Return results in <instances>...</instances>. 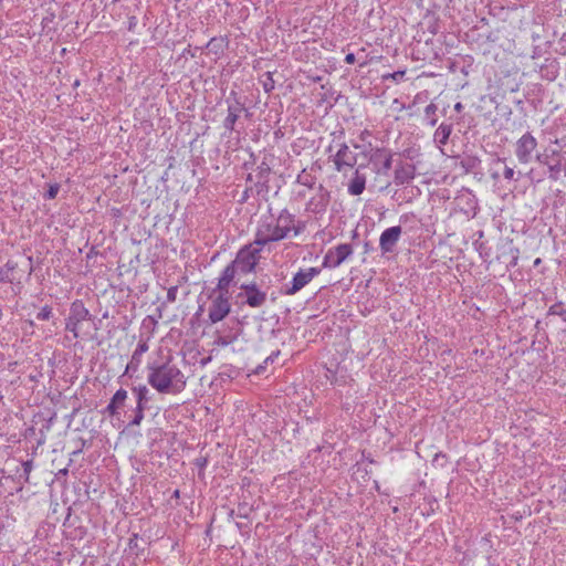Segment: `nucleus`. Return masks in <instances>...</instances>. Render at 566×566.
I'll list each match as a JSON object with an SVG mask.
<instances>
[{
	"mask_svg": "<svg viewBox=\"0 0 566 566\" xmlns=\"http://www.w3.org/2000/svg\"><path fill=\"white\" fill-rule=\"evenodd\" d=\"M541 263H542V259L537 258V259L534 261V266H538Z\"/></svg>",
	"mask_w": 566,
	"mask_h": 566,
	"instance_id": "603ef678",
	"label": "nucleus"
},
{
	"mask_svg": "<svg viewBox=\"0 0 566 566\" xmlns=\"http://www.w3.org/2000/svg\"><path fill=\"white\" fill-rule=\"evenodd\" d=\"M329 201L331 192L319 184L316 195L306 203V211L315 214L322 213L327 209Z\"/></svg>",
	"mask_w": 566,
	"mask_h": 566,
	"instance_id": "ddd939ff",
	"label": "nucleus"
},
{
	"mask_svg": "<svg viewBox=\"0 0 566 566\" xmlns=\"http://www.w3.org/2000/svg\"><path fill=\"white\" fill-rule=\"evenodd\" d=\"M369 134L368 130H364L361 134H360V139L364 140L365 137H367V135Z\"/></svg>",
	"mask_w": 566,
	"mask_h": 566,
	"instance_id": "8fccbe9b",
	"label": "nucleus"
},
{
	"mask_svg": "<svg viewBox=\"0 0 566 566\" xmlns=\"http://www.w3.org/2000/svg\"><path fill=\"white\" fill-rule=\"evenodd\" d=\"M285 237V231H283L273 219L268 218L258 227L253 243L259 247H264L270 242L283 240Z\"/></svg>",
	"mask_w": 566,
	"mask_h": 566,
	"instance_id": "20e7f679",
	"label": "nucleus"
},
{
	"mask_svg": "<svg viewBox=\"0 0 566 566\" xmlns=\"http://www.w3.org/2000/svg\"><path fill=\"white\" fill-rule=\"evenodd\" d=\"M207 459L203 457L196 459V465L199 467L200 469H203L207 465Z\"/></svg>",
	"mask_w": 566,
	"mask_h": 566,
	"instance_id": "37998d69",
	"label": "nucleus"
},
{
	"mask_svg": "<svg viewBox=\"0 0 566 566\" xmlns=\"http://www.w3.org/2000/svg\"><path fill=\"white\" fill-rule=\"evenodd\" d=\"M148 384L160 394H177L186 386L184 374L171 364V358L160 365H148Z\"/></svg>",
	"mask_w": 566,
	"mask_h": 566,
	"instance_id": "f257e3e1",
	"label": "nucleus"
},
{
	"mask_svg": "<svg viewBox=\"0 0 566 566\" xmlns=\"http://www.w3.org/2000/svg\"><path fill=\"white\" fill-rule=\"evenodd\" d=\"M361 167L364 166L360 165L355 170L354 176L348 184V192L353 196L361 195L366 188V176L360 172Z\"/></svg>",
	"mask_w": 566,
	"mask_h": 566,
	"instance_id": "412c9836",
	"label": "nucleus"
},
{
	"mask_svg": "<svg viewBox=\"0 0 566 566\" xmlns=\"http://www.w3.org/2000/svg\"><path fill=\"white\" fill-rule=\"evenodd\" d=\"M256 170L258 182H266L271 172L270 166L263 161L260 166H258Z\"/></svg>",
	"mask_w": 566,
	"mask_h": 566,
	"instance_id": "2f4dec72",
	"label": "nucleus"
},
{
	"mask_svg": "<svg viewBox=\"0 0 566 566\" xmlns=\"http://www.w3.org/2000/svg\"><path fill=\"white\" fill-rule=\"evenodd\" d=\"M260 249H252V245H245L239 250L235 259L231 262L239 274H248L254 271L259 259Z\"/></svg>",
	"mask_w": 566,
	"mask_h": 566,
	"instance_id": "39448f33",
	"label": "nucleus"
},
{
	"mask_svg": "<svg viewBox=\"0 0 566 566\" xmlns=\"http://www.w3.org/2000/svg\"><path fill=\"white\" fill-rule=\"evenodd\" d=\"M319 273V269L317 268H310L307 271H300L297 272L293 280L292 285L286 287L285 294L293 295L301 291L306 284H308L314 276H316Z\"/></svg>",
	"mask_w": 566,
	"mask_h": 566,
	"instance_id": "2eb2a0df",
	"label": "nucleus"
},
{
	"mask_svg": "<svg viewBox=\"0 0 566 566\" xmlns=\"http://www.w3.org/2000/svg\"><path fill=\"white\" fill-rule=\"evenodd\" d=\"M537 146L535 137L531 133H525L516 142L515 155L521 164H528Z\"/></svg>",
	"mask_w": 566,
	"mask_h": 566,
	"instance_id": "f8f14e48",
	"label": "nucleus"
},
{
	"mask_svg": "<svg viewBox=\"0 0 566 566\" xmlns=\"http://www.w3.org/2000/svg\"><path fill=\"white\" fill-rule=\"evenodd\" d=\"M28 265L25 269H20L19 264L14 261L9 260L3 268L0 269V281L2 283H11L17 284L18 289H21V280L23 275L25 274L29 279L31 274L33 273V258L28 256L27 258Z\"/></svg>",
	"mask_w": 566,
	"mask_h": 566,
	"instance_id": "7ed1b4c3",
	"label": "nucleus"
},
{
	"mask_svg": "<svg viewBox=\"0 0 566 566\" xmlns=\"http://www.w3.org/2000/svg\"><path fill=\"white\" fill-rule=\"evenodd\" d=\"M86 319H91L88 310L84 306L82 301L76 300L71 304L70 315L66 318L65 329L72 333L73 338L80 337V324Z\"/></svg>",
	"mask_w": 566,
	"mask_h": 566,
	"instance_id": "0eeeda50",
	"label": "nucleus"
},
{
	"mask_svg": "<svg viewBox=\"0 0 566 566\" xmlns=\"http://www.w3.org/2000/svg\"><path fill=\"white\" fill-rule=\"evenodd\" d=\"M333 149V145H329L328 148H327V151L331 153Z\"/></svg>",
	"mask_w": 566,
	"mask_h": 566,
	"instance_id": "6e6d98bb",
	"label": "nucleus"
},
{
	"mask_svg": "<svg viewBox=\"0 0 566 566\" xmlns=\"http://www.w3.org/2000/svg\"><path fill=\"white\" fill-rule=\"evenodd\" d=\"M127 400V391L124 388H119L111 398L109 403L103 410L104 415L109 417L118 416V410L125 406Z\"/></svg>",
	"mask_w": 566,
	"mask_h": 566,
	"instance_id": "dca6fc26",
	"label": "nucleus"
},
{
	"mask_svg": "<svg viewBox=\"0 0 566 566\" xmlns=\"http://www.w3.org/2000/svg\"><path fill=\"white\" fill-rule=\"evenodd\" d=\"M146 409V406H136L135 410H134V418L130 420L129 422V427H134V426H139L140 422L143 421L144 419V411Z\"/></svg>",
	"mask_w": 566,
	"mask_h": 566,
	"instance_id": "473e14b6",
	"label": "nucleus"
},
{
	"mask_svg": "<svg viewBox=\"0 0 566 566\" xmlns=\"http://www.w3.org/2000/svg\"><path fill=\"white\" fill-rule=\"evenodd\" d=\"M136 394V406H146L148 401V389L145 385H139L133 388Z\"/></svg>",
	"mask_w": 566,
	"mask_h": 566,
	"instance_id": "cd10ccee",
	"label": "nucleus"
},
{
	"mask_svg": "<svg viewBox=\"0 0 566 566\" xmlns=\"http://www.w3.org/2000/svg\"><path fill=\"white\" fill-rule=\"evenodd\" d=\"M462 109H463V105H462V103H460V102L455 103V105H454V111H455V112H461Z\"/></svg>",
	"mask_w": 566,
	"mask_h": 566,
	"instance_id": "49530a36",
	"label": "nucleus"
},
{
	"mask_svg": "<svg viewBox=\"0 0 566 566\" xmlns=\"http://www.w3.org/2000/svg\"><path fill=\"white\" fill-rule=\"evenodd\" d=\"M229 41L226 36H214L206 44L205 49L214 56H220L227 49Z\"/></svg>",
	"mask_w": 566,
	"mask_h": 566,
	"instance_id": "5701e85b",
	"label": "nucleus"
},
{
	"mask_svg": "<svg viewBox=\"0 0 566 566\" xmlns=\"http://www.w3.org/2000/svg\"><path fill=\"white\" fill-rule=\"evenodd\" d=\"M269 360H272V357H266L265 363H268Z\"/></svg>",
	"mask_w": 566,
	"mask_h": 566,
	"instance_id": "bf43d9fd",
	"label": "nucleus"
},
{
	"mask_svg": "<svg viewBox=\"0 0 566 566\" xmlns=\"http://www.w3.org/2000/svg\"><path fill=\"white\" fill-rule=\"evenodd\" d=\"M296 182L301 186L307 187L308 189H313L316 185V176L307 172L306 169H303L297 175Z\"/></svg>",
	"mask_w": 566,
	"mask_h": 566,
	"instance_id": "393cba45",
	"label": "nucleus"
},
{
	"mask_svg": "<svg viewBox=\"0 0 566 566\" xmlns=\"http://www.w3.org/2000/svg\"><path fill=\"white\" fill-rule=\"evenodd\" d=\"M451 133H452V125L442 123L434 132V135H433L434 142L440 146L446 145L449 140Z\"/></svg>",
	"mask_w": 566,
	"mask_h": 566,
	"instance_id": "b1692460",
	"label": "nucleus"
},
{
	"mask_svg": "<svg viewBox=\"0 0 566 566\" xmlns=\"http://www.w3.org/2000/svg\"><path fill=\"white\" fill-rule=\"evenodd\" d=\"M510 254H511V261L510 263L506 265L507 268H514L517 265V260H518V249H513L511 248L510 249Z\"/></svg>",
	"mask_w": 566,
	"mask_h": 566,
	"instance_id": "4c0bfd02",
	"label": "nucleus"
},
{
	"mask_svg": "<svg viewBox=\"0 0 566 566\" xmlns=\"http://www.w3.org/2000/svg\"><path fill=\"white\" fill-rule=\"evenodd\" d=\"M53 315L52 307L45 305L41 308V311L36 314V318L39 321H49Z\"/></svg>",
	"mask_w": 566,
	"mask_h": 566,
	"instance_id": "72a5a7b5",
	"label": "nucleus"
},
{
	"mask_svg": "<svg viewBox=\"0 0 566 566\" xmlns=\"http://www.w3.org/2000/svg\"><path fill=\"white\" fill-rule=\"evenodd\" d=\"M336 154L333 156L332 161L337 172H346L357 164V154L350 150L349 146L343 142L339 143Z\"/></svg>",
	"mask_w": 566,
	"mask_h": 566,
	"instance_id": "1a4fd4ad",
	"label": "nucleus"
},
{
	"mask_svg": "<svg viewBox=\"0 0 566 566\" xmlns=\"http://www.w3.org/2000/svg\"><path fill=\"white\" fill-rule=\"evenodd\" d=\"M210 298L211 305L209 307L208 317L211 324H216L229 315L231 305L229 302L228 293L224 292H219V294L214 297L211 295Z\"/></svg>",
	"mask_w": 566,
	"mask_h": 566,
	"instance_id": "9d476101",
	"label": "nucleus"
},
{
	"mask_svg": "<svg viewBox=\"0 0 566 566\" xmlns=\"http://www.w3.org/2000/svg\"><path fill=\"white\" fill-rule=\"evenodd\" d=\"M353 254V247L349 243H342L329 249L323 260L324 268H337Z\"/></svg>",
	"mask_w": 566,
	"mask_h": 566,
	"instance_id": "9b49d317",
	"label": "nucleus"
},
{
	"mask_svg": "<svg viewBox=\"0 0 566 566\" xmlns=\"http://www.w3.org/2000/svg\"><path fill=\"white\" fill-rule=\"evenodd\" d=\"M177 292H178V287L177 286L169 287L168 291H167V302L174 303L176 301V297H177Z\"/></svg>",
	"mask_w": 566,
	"mask_h": 566,
	"instance_id": "58836bf2",
	"label": "nucleus"
},
{
	"mask_svg": "<svg viewBox=\"0 0 566 566\" xmlns=\"http://www.w3.org/2000/svg\"><path fill=\"white\" fill-rule=\"evenodd\" d=\"M59 190H60L59 184L50 185L48 191L44 193V198L48 200L54 199L57 196Z\"/></svg>",
	"mask_w": 566,
	"mask_h": 566,
	"instance_id": "c9c22d12",
	"label": "nucleus"
},
{
	"mask_svg": "<svg viewBox=\"0 0 566 566\" xmlns=\"http://www.w3.org/2000/svg\"><path fill=\"white\" fill-rule=\"evenodd\" d=\"M239 275L238 271L235 270L234 265L232 263L228 264L224 270L221 273V276L219 277L217 290L219 292L229 293V287L231 283H238V281H234L235 276Z\"/></svg>",
	"mask_w": 566,
	"mask_h": 566,
	"instance_id": "6ab92c4d",
	"label": "nucleus"
},
{
	"mask_svg": "<svg viewBox=\"0 0 566 566\" xmlns=\"http://www.w3.org/2000/svg\"><path fill=\"white\" fill-rule=\"evenodd\" d=\"M369 134L368 130H364L361 134H360V139L364 140L365 137H367V135Z\"/></svg>",
	"mask_w": 566,
	"mask_h": 566,
	"instance_id": "09e8293b",
	"label": "nucleus"
},
{
	"mask_svg": "<svg viewBox=\"0 0 566 566\" xmlns=\"http://www.w3.org/2000/svg\"><path fill=\"white\" fill-rule=\"evenodd\" d=\"M147 350H148L147 342L140 340L132 355L130 361L126 366L125 374L136 373L138 370L139 365L142 363V356Z\"/></svg>",
	"mask_w": 566,
	"mask_h": 566,
	"instance_id": "aec40b11",
	"label": "nucleus"
},
{
	"mask_svg": "<svg viewBox=\"0 0 566 566\" xmlns=\"http://www.w3.org/2000/svg\"><path fill=\"white\" fill-rule=\"evenodd\" d=\"M237 339L235 334H222L220 331L216 332V338L213 340V344L217 346L226 347L230 344H232Z\"/></svg>",
	"mask_w": 566,
	"mask_h": 566,
	"instance_id": "bb28decb",
	"label": "nucleus"
},
{
	"mask_svg": "<svg viewBox=\"0 0 566 566\" xmlns=\"http://www.w3.org/2000/svg\"><path fill=\"white\" fill-rule=\"evenodd\" d=\"M260 83L262 84L264 92H272L275 85L272 72H265L264 74H262L260 77Z\"/></svg>",
	"mask_w": 566,
	"mask_h": 566,
	"instance_id": "c756f323",
	"label": "nucleus"
},
{
	"mask_svg": "<svg viewBox=\"0 0 566 566\" xmlns=\"http://www.w3.org/2000/svg\"><path fill=\"white\" fill-rule=\"evenodd\" d=\"M496 163H497V164H504V163H505V159H503V158H497Z\"/></svg>",
	"mask_w": 566,
	"mask_h": 566,
	"instance_id": "5fc2aeb1",
	"label": "nucleus"
},
{
	"mask_svg": "<svg viewBox=\"0 0 566 566\" xmlns=\"http://www.w3.org/2000/svg\"><path fill=\"white\" fill-rule=\"evenodd\" d=\"M251 511H252V507L247 503H240L238 506V515L240 517L247 518Z\"/></svg>",
	"mask_w": 566,
	"mask_h": 566,
	"instance_id": "e433bc0d",
	"label": "nucleus"
},
{
	"mask_svg": "<svg viewBox=\"0 0 566 566\" xmlns=\"http://www.w3.org/2000/svg\"><path fill=\"white\" fill-rule=\"evenodd\" d=\"M137 25V18L135 15H132L128 18V31L134 32L135 28Z\"/></svg>",
	"mask_w": 566,
	"mask_h": 566,
	"instance_id": "79ce46f5",
	"label": "nucleus"
},
{
	"mask_svg": "<svg viewBox=\"0 0 566 566\" xmlns=\"http://www.w3.org/2000/svg\"><path fill=\"white\" fill-rule=\"evenodd\" d=\"M356 61V57H355V54L354 53H347L346 56H345V62L347 64H354Z\"/></svg>",
	"mask_w": 566,
	"mask_h": 566,
	"instance_id": "c03bdc74",
	"label": "nucleus"
},
{
	"mask_svg": "<svg viewBox=\"0 0 566 566\" xmlns=\"http://www.w3.org/2000/svg\"><path fill=\"white\" fill-rule=\"evenodd\" d=\"M536 160L548 168L552 180H558L562 175L566 176V151L545 149L536 156Z\"/></svg>",
	"mask_w": 566,
	"mask_h": 566,
	"instance_id": "f03ea898",
	"label": "nucleus"
},
{
	"mask_svg": "<svg viewBox=\"0 0 566 566\" xmlns=\"http://www.w3.org/2000/svg\"><path fill=\"white\" fill-rule=\"evenodd\" d=\"M184 54H190L192 57H195V56H196V52H192V51L190 50V46L184 51Z\"/></svg>",
	"mask_w": 566,
	"mask_h": 566,
	"instance_id": "de8ad7c7",
	"label": "nucleus"
},
{
	"mask_svg": "<svg viewBox=\"0 0 566 566\" xmlns=\"http://www.w3.org/2000/svg\"><path fill=\"white\" fill-rule=\"evenodd\" d=\"M405 74H406V71L402 70V71H397V72H394V73L384 74L381 77H382L384 81L391 78L395 82H399V81H401L403 78Z\"/></svg>",
	"mask_w": 566,
	"mask_h": 566,
	"instance_id": "f704fd0d",
	"label": "nucleus"
},
{
	"mask_svg": "<svg viewBox=\"0 0 566 566\" xmlns=\"http://www.w3.org/2000/svg\"><path fill=\"white\" fill-rule=\"evenodd\" d=\"M241 292L237 295L238 300H242V304L249 307H261L266 302V293L261 291L255 283H242Z\"/></svg>",
	"mask_w": 566,
	"mask_h": 566,
	"instance_id": "6e6552de",
	"label": "nucleus"
},
{
	"mask_svg": "<svg viewBox=\"0 0 566 566\" xmlns=\"http://www.w3.org/2000/svg\"><path fill=\"white\" fill-rule=\"evenodd\" d=\"M60 472H61L62 474H65V473H67V470H66V469H64V470H61Z\"/></svg>",
	"mask_w": 566,
	"mask_h": 566,
	"instance_id": "4d7b16f0",
	"label": "nucleus"
},
{
	"mask_svg": "<svg viewBox=\"0 0 566 566\" xmlns=\"http://www.w3.org/2000/svg\"><path fill=\"white\" fill-rule=\"evenodd\" d=\"M137 541H138V536H137V534H134L133 537L129 538V547L130 548L137 547Z\"/></svg>",
	"mask_w": 566,
	"mask_h": 566,
	"instance_id": "a18cd8bd",
	"label": "nucleus"
},
{
	"mask_svg": "<svg viewBox=\"0 0 566 566\" xmlns=\"http://www.w3.org/2000/svg\"><path fill=\"white\" fill-rule=\"evenodd\" d=\"M353 146H354V148H356V149H357V148H359V145H358V144H354Z\"/></svg>",
	"mask_w": 566,
	"mask_h": 566,
	"instance_id": "13d9d810",
	"label": "nucleus"
},
{
	"mask_svg": "<svg viewBox=\"0 0 566 566\" xmlns=\"http://www.w3.org/2000/svg\"><path fill=\"white\" fill-rule=\"evenodd\" d=\"M226 103L228 105V115L223 120V127L227 130L233 132L241 114L245 113V116L249 117L250 113L247 109L244 103L239 99L234 91L230 93L229 97L226 99Z\"/></svg>",
	"mask_w": 566,
	"mask_h": 566,
	"instance_id": "423d86ee",
	"label": "nucleus"
},
{
	"mask_svg": "<svg viewBox=\"0 0 566 566\" xmlns=\"http://www.w3.org/2000/svg\"><path fill=\"white\" fill-rule=\"evenodd\" d=\"M514 169L505 165L503 169V177L507 180H512L514 178Z\"/></svg>",
	"mask_w": 566,
	"mask_h": 566,
	"instance_id": "ea45409f",
	"label": "nucleus"
},
{
	"mask_svg": "<svg viewBox=\"0 0 566 566\" xmlns=\"http://www.w3.org/2000/svg\"><path fill=\"white\" fill-rule=\"evenodd\" d=\"M437 111L438 106L434 103H430L424 108L423 120L431 127L438 123Z\"/></svg>",
	"mask_w": 566,
	"mask_h": 566,
	"instance_id": "a878e982",
	"label": "nucleus"
},
{
	"mask_svg": "<svg viewBox=\"0 0 566 566\" xmlns=\"http://www.w3.org/2000/svg\"><path fill=\"white\" fill-rule=\"evenodd\" d=\"M22 465H23L24 473L27 475L25 480L28 481L29 474H30V472H31V470L33 468V463H32L31 460H28V461L23 462Z\"/></svg>",
	"mask_w": 566,
	"mask_h": 566,
	"instance_id": "a19ab883",
	"label": "nucleus"
},
{
	"mask_svg": "<svg viewBox=\"0 0 566 566\" xmlns=\"http://www.w3.org/2000/svg\"><path fill=\"white\" fill-rule=\"evenodd\" d=\"M416 176V167L411 164H400L395 170L394 182L397 186L409 184Z\"/></svg>",
	"mask_w": 566,
	"mask_h": 566,
	"instance_id": "a211bd4d",
	"label": "nucleus"
},
{
	"mask_svg": "<svg viewBox=\"0 0 566 566\" xmlns=\"http://www.w3.org/2000/svg\"><path fill=\"white\" fill-rule=\"evenodd\" d=\"M373 164H381L378 172L387 174L391 169L392 154L387 148H377L370 157Z\"/></svg>",
	"mask_w": 566,
	"mask_h": 566,
	"instance_id": "f3484780",
	"label": "nucleus"
},
{
	"mask_svg": "<svg viewBox=\"0 0 566 566\" xmlns=\"http://www.w3.org/2000/svg\"><path fill=\"white\" fill-rule=\"evenodd\" d=\"M548 316H559L563 322H566V307L563 303H555L548 310Z\"/></svg>",
	"mask_w": 566,
	"mask_h": 566,
	"instance_id": "7c9ffc66",
	"label": "nucleus"
},
{
	"mask_svg": "<svg viewBox=\"0 0 566 566\" xmlns=\"http://www.w3.org/2000/svg\"><path fill=\"white\" fill-rule=\"evenodd\" d=\"M440 457H441V458H446V455H444V454H442V453H437V454L434 455V461H438V459H439Z\"/></svg>",
	"mask_w": 566,
	"mask_h": 566,
	"instance_id": "864d4df0",
	"label": "nucleus"
},
{
	"mask_svg": "<svg viewBox=\"0 0 566 566\" xmlns=\"http://www.w3.org/2000/svg\"><path fill=\"white\" fill-rule=\"evenodd\" d=\"M480 165V160L476 157H465L461 159L460 166L463 168L464 172L474 171Z\"/></svg>",
	"mask_w": 566,
	"mask_h": 566,
	"instance_id": "c85d7f7f",
	"label": "nucleus"
},
{
	"mask_svg": "<svg viewBox=\"0 0 566 566\" xmlns=\"http://www.w3.org/2000/svg\"><path fill=\"white\" fill-rule=\"evenodd\" d=\"M294 214L284 209L281 211L275 222L283 231H285V235H287L291 230H294V234L297 235L301 229L298 227H294Z\"/></svg>",
	"mask_w": 566,
	"mask_h": 566,
	"instance_id": "4be33fe9",
	"label": "nucleus"
},
{
	"mask_svg": "<svg viewBox=\"0 0 566 566\" xmlns=\"http://www.w3.org/2000/svg\"><path fill=\"white\" fill-rule=\"evenodd\" d=\"M402 233V229L400 226H395L386 229L379 238V247L382 252L390 253L394 251L397 242L399 241V238Z\"/></svg>",
	"mask_w": 566,
	"mask_h": 566,
	"instance_id": "4468645a",
	"label": "nucleus"
},
{
	"mask_svg": "<svg viewBox=\"0 0 566 566\" xmlns=\"http://www.w3.org/2000/svg\"><path fill=\"white\" fill-rule=\"evenodd\" d=\"M179 496H180V491L179 490H175V492L172 494V497L178 499Z\"/></svg>",
	"mask_w": 566,
	"mask_h": 566,
	"instance_id": "3c124183",
	"label": "nucleus"
}]
</instances>
